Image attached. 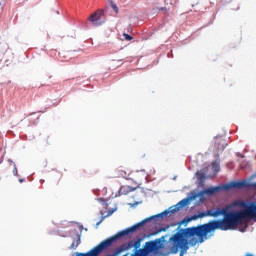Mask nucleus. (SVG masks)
Instances as JSON below:
<instances>
[{
	"mask_svg": "<svg viewBox=\"0 0 256 256\" xmlns=\"http://www.w3.org/2000/svg\"><path fill=\"white\" fill-rule=\"evenodd\" d=\"M223 219L211 220L206 224L196 227L180 228V230L169 239L171 244L170 251L174 255L179 253V249L187 251L188 245L195 247L198 241L195 238L199 237L200 243H203V238L209 233L219 229L220 231H233L245 221V219H256V202H245L244 200H235L224 208L210 209L206 212H200L198 215H193L191 219H203V217H220Z\"/></svg>",
	"mask_w": 256,
	"mask_h": 256,
	"instance_id": "f257e3e1",
	"label": "nucleus"
},
{
	"mask_svg": "<svg viewBox=\"0 0 256 256\" xmlns=\"http://www.w3.org/2000/svg\"><path fill=\"white\" fill-rule=\"evenodd\" d=\"M169 213L173 214L174 209H172L170 211L165 210L164 212H162L160 214L150 216V217L142 220L141 222L131 226L130 228L120 231L116 235L100 242L96 247H94L89 252H86V253L76 252V256H99L104 249H107V247H111V245H113V243H115V241H117V239H121V237H125V235H129V233H135V231H137V229H140V227H143V225H145V223H147L148 221H152V219H163V217L169 215Z\"/></svg>",
	"mask_w": 256,
	"mask_h": 256,
	"instance_id": "f03ea898",
	"label": "nucleus"
},
{
	"mask_svg": "<svg viewBox=\"0 0 256 256\" xmlns=\"http://www.w3.org/2000/svg\"><path fill=\"white\" fill-rule=\"evenodd\" d=\"M243 187H249V183L247 181H235L230 182L228 184H225L224 186H215L211 188H207L205 190H202L200 192V195H215V193L221 191V189H224L225 191H229V189H243Z\"/></svg>",
	"mask_w": 256,
	"mask_h": 256,
	"instance_id": "7ed1b4c3",
	"label": "nucleus"
},
{
	"mask_svg": "<svg viewBox=\"0 0 256 256\" xmlns=\"http://www.w3.org/2000/svg\"><path fill=\"white\" fill-rule=\"evenodd\" d=\"M141 241H143V239L137 238L135 241L132 240L128 243H124L116 250L115 255H120V253H123V251H129V249H132V247H134V252L137 251L141 248Z\"/></svg>",
	"mask_w": 256,
	"mask_h": 256,
	"instance_id": "20e7f679",
	"label": "nucleus"
},
{
	"mask_svg": "<svg viewBox=\"0 0 256 256\" xmlns=\"http://www.w3.org/2000/svg\"><path fill=\"white\" fill-rule=\"evenodd\" d=\"M146 251L149 253H155V251H159L161 249V239H155L152 241H148L144 244Z\"/></svg>",
	"mask_w": 256,
	"mask_h": 256,
	"instance_id": "39448f33",
	"label": "nucleus"
},
{
	"mask_svg": "<svg viewBox=\"0 0 256 256\" xmlns=\"http://www.w3.org/2000/svg\"><path fill=\"white\" fill-rule=\"evenodd\" d=\"M103 15H105V11L100 9L94 12L93 14H91L88 19L89 21L94 23V25H101L99 21H101V17H103Z\"/></svg>",
	"mask_w": 256,
	"mask_h": 256,
	"instance_id": "423d86ee",
	"label": "nucleus"
},
{
	"mask_svg": "<svg viewBox=\"0 0 256 256\" xmlns=\"http://www.w3.org/2000/svg\"><path fill=\"white\" fill-rule=\"evenodd\" d=\"M137 187L133 188L131 186H121L119 189L120 195H128V193H133Z\"/></svg>",
	"mask_w": 256,
	"mask_h": 256,
	"instance_id": "0eeeda50",
	"label": "nucleus"
},
{
	"mask_svg": "<svg viewBox=\"0 0 256 256\" xmlns=\"http://www.w3.org/2000/svg\"><path fill=\"white\" fill-rule=\"evenodd\" d=\"M149 255V252H147V248L143 246V248H138V250H135L134 253L131 254V256H147Z\"/></svg>",
	"mask_w": 256,
	"mask_h": 256,
	"instance_id": "6e6552de",
	"label": "nucleus"
},
{
	"mask_svg": "<svg viewBox=\"0 0 256 256\" xmlns=\"http://www.w3.org/2000/svg\"><path fill=\"white\" fill-rule=\"evenodd\" d=\"M216 143H218V150L219 151H224L225 147H227V142L223 139L216 140Z\"/></svg>",
	"mask_w": 256,
	"mask_h": 256,
	"instance_id": "1a4fd4ad",
	"label": "nucleus"
},
{
	"mask_svg": "<svg viewBox=\"0 0 256 256\" xmlns=\"http://www.w3.org/2000/svg\"><path fill=\"white\" fill-rule=\"evenodd\" d=\"M81 243V240H75L74 242H72L70 249H77V247H79V244Z\"/></svg>",
	"mask_w": 256,
	"mask_h": 256,
	"instance_id": "9d476101",
	"label": "nucleus"
},
{
	"mask_svg": "<svg viewBox=\"0 0 256 256\" xmlns=\"http://www.w3.org/2000/svg\"><path fill=\"white\" fill-rule=\"evenodd\" d=\"M98 201L105 207V209L109 207V204H107V200H105L104 198H98Z\"/></svg>",
	"mask_w": 256,
	"mask_h": 256,
	"instance_id": "9b49d317",
	"label": "nucleus"
},
{
	"mask_svg": "<svg viewBox=\"0 0 256 256\" xmlns=\"http://www.w3.org/2000/svg\"><path fill=\"white\" fill-rule=\"evenodd\" d=\"M6 53H10L11 54L10 59H6V62L7 61H13L15 59V54L13 52H11V49H7Z\"/></svg>",
	"mask_w": 256,
	"mask_h": 256,
	"instance_id": "f8f14e48",
	"label": "nucleus"
},
{
	"mask_svg": "<svg viewBox=\"0 0 256 256\" xmlns=\"http://www.w3.org/2000/svg\"><path fill=\"white\" fill-rule=\"evenodd\" d=\"M111 7H112L113 11H115L116 14L119 13V8L117 7V4L112 2Z\"/></svg>",
	"mask_w": 256,
	"mask_h": 256,
	"instance_id": "ddd939ff",
	"label": "nucleus"
},
{
	"mask_svg": "<svg viewBox=\"0 0 256 256\" xmlns=\"http://www.w3.org/2000/svg\"><path fill=\"white\" fill-rule=\"evenodd\" d=\"M158 11H164L165 15H169V10L165 7L156 8Z\"/></svg>",
	"mask_w": 256,
	"mask_h": 256,
	"instance_id": "4468645a",
	"label": "nucleus"
},
{
	"mask_svg": "<svg viewBox=\"0 0 256 256\" xmlns=\"http://www.w3.org/2000/svg\"><path fill=\"white\" fill-rule=\"evenodd\" d=\"M119 173L121 175V177H124V179H127V172L125 170H119Z\"/></svg>",
	"mask_w": 256,
	"mask_h": 256,
	"instance_id": "2eb2a0df",
	"label": "nucleus"
},
{
	"mask_svg": "<svg viewBox=\"0 0 256 256\" xmlns=\"http://www.w3.org/2000/svg\"><path fill=\"white\" fill-rule=\"evenodd\" d=\"M212 169H215V171H219V164L217 162L212 163Z\"/></svg>",
	"mask_w": 256,
	"mask_h": 256,
	"instance_id": "dca6fc26",
	"label": "nucleus"
},
{
	"mask_svg": "<svg viewBox=\"0 0 256 256\" xmlns=\"http://www.w3.org/2000/svg\"><path fill=\"white\" fill-rule=\"evenodd\" d=\"M124 37H125L126 41H133V36H131L129 34H124Z\"/></svg>",
	"mask_w": 256,
	"mask_h": 256,
	"instance_id": "f3484780",
	"label": "nucleus"
},
{
	"mask_svg": "<svg viewBox=\"0 0 256 256\" xmlns=\"http://www.w3.org/2000/svg\"><path fill=\"white\" fill-rule=\"evenodd\" d=\"M13 175L16 177H19V173L17 172V166L14 164V169H13Z\"/></svg>",
	"mask_w": 256,
	"mask_h": 256,
	"instance_id": "a211bd4d",
	"label": "nucleus"
},
{
	"mask_svg": "<svg viewBox=\"0 0 256 256\" xmlns=\"http://www.w3.org/2000/svg\"><path fill=\"white\" fill-rule=\"evenodd\" d=\"M136 185H138L137 187H139V185H141V180H138V181L136 182Z\"/></svg>",
	"mask_w": 256,
	"mask_h": 256,
	"instance_id": "6ab92c4d",
	"label": "nucleus"
},
{
	"mask_svg": "<svg viewBox=\"0 0 256 256\" xmlns=\"http://www.w3.org/2000/svg\"><path fill=\"white\" fill-rule=\"evenodd\" d=\"M24 181H25V179H23V178L19 179V183H23Z\"/></svg>",
	"mask_w": 256,
	"mask_h": 256,
	"instance_id": "aec40b11",
	"label": "nucleus"
},
{
	"mask_svg": "<svg viewBox=\"0 0 256 256\" xmlns=\"http://www.w3.org/2000/svg\"><path fill=\"white\" fill-rule=\"evenodd\" d=\"M252 187H254V189H256V183H253V184H252Z\"/></svg>",
	"mask_w": 256,
	"mask_h": 256,
	"instance_id": "412c9836",
	"label": "nucleus"
},
{
	"mask_svg": "<svg viewBox=\"0 0 256 256\" xmlns=\"http://www.w3.org/2000/svg\"><path fill=\"white\" fill-rule=\"evenodd\" d=\"M97 225H101V220L97 223Z\"/></svg>",
	"mask_w": 256,
	"mask_h": 256,
	"instance_id": "4be33fe9",
	"label": "nucleus"
},
{
	"mask_svg": "<svg viewBox=\"0 0 256 256\" xmlns=\"http://www.w3.org/2000/svg\"><path fill=\"white\" fill-rule=\"evenodd\" d=\"M180 256H183V252L180 253Z\"/></svg>",
	"mask_w": 256,
	"mask_h": 256,
	"instance_id": "5701e85b",
	"label": "nucleus"
},
{
	"mask_svg": "<svg viewBox=\"0 0 256 256\" xmlns=\"http://www.w3.org/2000/svg\"><path fill=\"white\" fill-rule=\"evenodd\" d=\"M247 256H253V255H251V254H248Z\"/></svg>",
	"mask_w": 256,
	"mask_h": 256,
	"instance_id": "b1692460",
	"label": "nucleus"
}]
</instances>
